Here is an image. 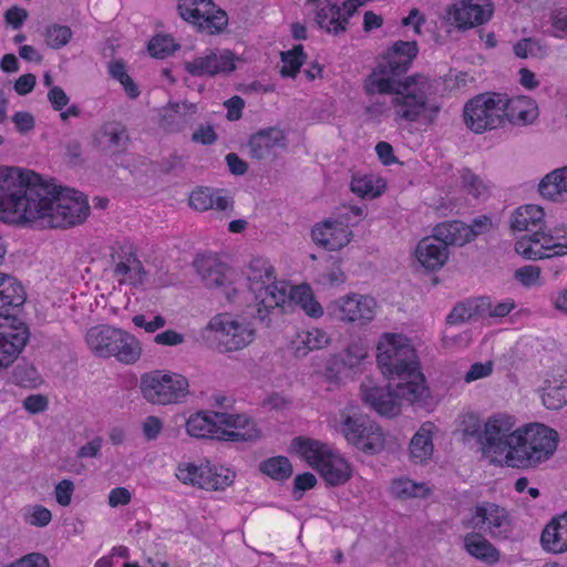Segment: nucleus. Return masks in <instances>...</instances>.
<instances>
[{"instance_id":"nucleus-2","label":"nucleus","mask_w":567,"mask_h":567,"mask_svg":"<svg viewBox=\"0 0 567 567\" xmlns=\"http://www.w3.org/2000/svg\"><path fill=\"white\" fill-rule=\"evenodd\" d=\"M377 362L383 375L398 388V395L411 404H426L430 391L406 338L385 333L378 343Z\"/></svg>"},{"instance_id":"nucleus-19","label":"nucleus","mask_w":567,"mask_h":567,"mask_svg":"<svg viewBox=\"0 0 567 567\" xmlns=\"http://www.w3.org/2000/svg\"><path fill=\"white\" fill-rule=\"evenodd\" d=\"M127 127L120 121L104 122L92 134V146L105 154H122L130 144Z\"/></svg>"},{"instance_id":"nucleus-8","label":"nucleus","mask_w":567,"mask_h":567,"mask_svg":"<svg viewBox=\"0 0 567 567\" xmlns=\"http://www.w3.org/2000/svg\"><path fill=\"white\" fill-rule=\"evenodd\" d=\"M188 380L178 373L154 370L141 375L140 390L142 396L151 404L168 405L185 401Z\"/></svg>"},{"instance_id":"nucleus-55","label":"nucleus","mask_w":567,"mask_h":567,"mask_svg":"<svg viewBox=\"0 0 567 567\" xmlns=\"http://www.w3.org/2000/svg\"><path fill=\"white\" fill-rule=\"evenodd\" d=\"M472 321H476L481 318H484L485 316H488L489 309H491V298L486 296L477 297V298H471L465 300Z\"/></svg>"},{"instance_id":"nucleus-33","label":"nucleus","mask_w":567,"mask_h":567,"mask_svg":"<svg viewBox=\"0 0 567 567\" xmlns=\"http://www.w3.org/2000/svg\"><path fill=\"white\" fill-rule=\"evenodd\" d=\"M464 548L473 557L486 564L499 560V551L482 534L468 533L464 537Z\"/></svg>"},{"instance_id":"nucleus-17","label":"nucleus","mask_w":567,"mask_h":567,"mask_svg":"<svg viewBox=\"0 0 567 567\" xmlns=\"http://www.w3.org/2000/svg\"><path fill=\"white\" fill-rule=\"evenodd\" d=\"M235 69V55L229 50L207 49L203 55L184 63V70L198 78L228 74Z\"/></svg>"},{"instance_id":"nucleus-16","label":"nucleus","mask_w":567,"mask_h":567,"mask_svg":"<svg viewBox=\"0 0 567 567\" xmlns=\"http://www.w3.org/2000/svg\"><path fill=\"white\" fill-rule=\"evenodd\" d=\"M214 417L218 421L219 441L255 442L260 439L261 431L256 422L244 413L219 412Z\"/></svg>"},{"instance_id":"nucleus-11","label":"nucleus","mask_w":567,"mask_h":567,"mask_svg":"<svg viewBox=\"0 0 567 567\" xmlns=\"http://www.w3.org/2000/svg\"><path fill=\"white\" fill-rule=\"evenodd\" d=\"M346 440L367 454H378L384 449L382 429L364 416H347L341 424Z\"/></svg>"},{"instance_id":"nucleus-50","label":"nucleus","mask_w":567,"mask_h":567,"mask_svg":"<svg viewBox=\"0 0 567 567\" xmlns=\"http://www.w3.org/2000/svg\"><path fill=\"white\" fill-rule=\"evenodd\" d=\"M202 6H205V8L210 6L212 8L213 0H178L176 10L184 21L194 24L199 18Z\"/></svg>"},{"instance_id":"nucleus-54","label":"nucleus","mask_w":567,"mask_h":567,"mask_svg":"<svg viewBox=\"0 0 567 567\" xmlns=\"http://www.w3.org/2000/svg\"><path fill=\"white\" fill-rule=\"evenodd\" d=\"M368 347L362 341L351 342L342 354V363L352 369L367 357Z\"/></svg>"},{"instance_id":"nucleus-24","label":"nucleus","mask_w":567,"mask_h":567,"mask_svg":"<svg viewBox=\"0 0 567 567\" xmlns=\"http://www.w3.org/2000/svg\"><path fill=\"white\" fill-rule=\"evenodd\" d=\"M29 329L25 323L0 331V371L8 368L19 357L29 340Z\"/></svg>"},{"instance_id":"nucleus-27","label":"nucleus","mask_w":567,"mask_h":567,"mask_svg":"<svg viewBox=\"0 0 567 567\" xmlns=\"http://www.w3.org/2000/svg\"><path fill=\"white\" fill-rule=\"evenodd\" d=\"M415 256L425 269L436 270L445 265L449 258V249L433 234L431 237H424L419 241Z\"/></svg>"},{"instance_id":"nucleus-23","label":"nucleus","mask_w":567,"mask_h":567,"mask_svg":"<svg viewBox=\"0 0 567 567\" xmlns=\"http://www.w3.org/2000/svg\"><path fill=\"white\" fill-rule=\"evenodd\" d=\"M502 105H504L505 120L513 125H530L539 115L536 101L529 96L517 95L507 97V95L502 94Z\"/></svg>"},{"instance_id":"nucleus-10","label":"nucleus","mask_w":567,"mask_h":567,"mask_svg":"<svg viewBox=\"0 0 567 567\" xmlns=\"http://www.w3.org/2000/svg\"><path fill=\"white\" fill-rule=\"evenodd\" d=\"M206 331L214 334L220 352L238 351L248 346L255 336L249 323L235 320L228 313L213 317L206 326Z\"/></svg>"},{"instance_id":"nucleus-48","label":"nucleus","mask_w":567,"mask_h":567,"mask_svg":"<svg viewBox=\"0 0 567 567\" xmlns=\"http://www.w3.org/2000/svg\"><path fill=\"white\" fill-rule=\"evenodd\" d=\"M178 49L179 44L169 34H157L147 44L150 54L157 59H165Z\"/></svg>"},{"instance_id":"nucleus-60","label":"nucleus","mask_w":567,"mask_h":567,"mask_svg":"<svg viewBox=\"0 0 567 567\" xmlns=\"http://www.w3.org/2000/svg\"><path fill=\"white\" fill-rule=\"evenodd\" d=\"M74 488V483L71 480H62L59 482L54 488L56 503L61 506H69Z\"/></svg>"},{"instance_id":"nucleus-57","label":"nucleus","mask_w":567,"mask_h":567,"mask_svg":"<svg viewBox=\"0 0 567 567\" xmlns=\"http://www.w3.org/2000/svg\"><path fill=\"white\" fill-rule=\"evenodd\" d=\"M317 478L312 473L306 472L303 474H299L293 480V488L292 495L295 499L299 501L303 493L308 489H311L316 486Z\"/></svg>"},{"instance_id":"nucleus-41","label":"nucleus","mask_w":567,"mask_h":567,"mask_svg":"<svg viewBox=\"0 0 567 567\" xmlns=\"http://www.w3.org/2000/svg\"><path fill=\"white\" fill-rule=\"evenodd\" d=\"M280 56L282 62L280 75L282 78H296L307 59L301 44L293 45L291 50L281 52Z\"/></svg>"},{"instance_id":"nucleus-56","label":"nucleus","mask_w":567,"mask_h":567,"mask_svg":"<svg viewBox=\"0 0 567 567\" xmlns=\"http://www.w3.org/2000/svg\"><path fill=\"white\" fill-rule=\"evenodd\" d=\"M461 179L463 186L474 197H478L485 190V185L482 179L474 174L470 168H463L461 173Z\"/></svg>"},{"instance_id":"nucleus-28","label":"nucleus","mask_w":567,"mask_h":567,"mask_svg":"<svg viewBox=\"0 0 567 567\" xmlns=\"http://www.w3.org/2000/svg\"><path fill=\"white\" fill-rule=\"evenodd\" d=\"M540 543L545 550L554 554L567 551V511L551 518L540 535Z\"/></svg>"},{"instance_id":"nucleus-4","label":"nucleus","mask_w":567,"mask_h":567,"mask_svg":"<svg viewBox=\"0 0 567 567\" xmlns=\"http://www.w3.org/2000/svg\"><path fill=\"white\" fill-rule=\"evenodd\" d=\"M430 90V79L422 74L405 76L402 83L394 84V90L386 93L392 95L394 122L414 123L423 117L426 124H432L440 106L427 103Z\"/></svg>"},{"instance_id":"nucleus-53","label":"nucleus","mask_w":567,"mask_h":567,"mask_svg":"<svg viewBox=\"0 0 567 567\" xmlns=\"http://www.w3.org/2000/svg\"><path fill=\"white\" fill-rule=\"evenodd\" d=\"M215 189L208 187H199L192 192L189 196V205L196 210L206 212L214 208Z\"/></svg>"},{"instance_id":"nucleus-58","label":"nucleus","mask_w":567,"mask_h":567,"mask_svg":"<svg viewBox=\"0 0 567 567\" xmlns=\"http://www.w3.org/2000/svg\"><path fill=\"white\" fill-rule=\"evenodd\" d=\"M540 269L536 266H524L515 270L514 278L525 287L535 285L539 278Z\"/></svg>"},{"instance_id":"nucleus-44","label":"nucleus","mask_w":567,"mask_h":567,"mask_svg":"<svg viewBox=\"0 0 567 567\" xmlns=\"http://www.w3.org/2000/svg\"><path fill=\"white\" fill-rule=\"evenodd\" d=\"M385 188V184L381 179H375L373 176H353L350 183L352 193L360 197L374 198L380 196Z\"/></svg>"},{"instance_id":"nucleus-13","label":"nucleus","mask_w":567,"mask_h":567,"mask_svg":"<svg viewBox=\"0 0 567 567\" xmlns=\"http://www.w3.org/2000/svg\"><path fill=\"white\" fill-rule=\"evenodd\" d=\"M194 267L205 287L220 291L230 302L236 299L238 289L234 286L230 267L212 256L197 257Z\"/></svg>"},{"instance_id":"nucleus-63","label":"nucleus","mask_w":567,"mask_h":567,"mask_svg":"<svg viewBox=\"0 0 567 567\" xmlns=\"http://www.w3.org/2000/svg\"><path fill=\"white\" fill-rule=\"evenodd\" d=\"M132 321L136 327L143 328L150 333L155 332L166 324L165 318L159 315L155 316L151 321H147L144 315H136L133 317Z\"/></svg>"},{"instance_id":"nucleus-52","label":"nucleus","mask_w":567,"mask_h":567,"mask_svg":"<svg viewBox=\"0 0 567 567\" xmlns=\"http://www.w3.org/2000/svg\"><path fill=\"white\" fill-rule=\"evenodd\" d=\"M513 51L516 56L526 59L528 56L543 58L545 56L547 49L539 40L534 38H524L514 44Z\"/></svg>"},{"instance_id":"nucleus-22","label":"nucleus","mask_w":567,"mask_h":567,"mask_svg":"<svg viewBox=\"0 0 567 567\" xmlns=\"http://www.w3.org/2000/svg\"><path fill=\"white\" fill-rule=\"evenodd\" d=\"M24 301L23 287L13 277L0 272V318H3L9 328L20 327L21 322L9 315L10 308L20 307Z\"/></svg>"},{"instance_id":"nucleus-20","label":"nucleus","mask_w":567,"mask_h":567,"mask_svg":"<svg viewBox=\"0 0 567 567\" xmlns=\"http://www.w3.org/2000/svg\"><path fill=\"white\" fill-rule=\"evenodd\" d=\"M351 235L349 220H334L333 218L316 224L311 230L312 240L330 251L339 250L348 245Z\"/></svg>"},{"instance_id":"nucleus-21","label":"nucleus","mask_w":567,"mask_h":567,"mask_svg":"<svg viewBox=\"0 0 567 567\" xmlns=\"http://www.w3.org/2000/svg\"><path fill=\"white\" fill-rule=\"evenodd\" d=\"M483 0H461L454 3L447 13L458 29H470L488 21L492 10L484 8Z\"/></svg>"},{"instance_id":"nucleus-38","label":"nucleus","mask_w":567,"mask_h":567,"mask_svg":"<svg viewBox=\"0 0 567 567\" xmlns=\"http://www.w3.org/2000/svg\"><path fill=\"white\" fill-rule=\"evenodd\" d=\"M390 491L399 499L425 498L431 494V489L424 483H415L403 477L393 480Z\"/></svg>"},{"instance_id":"nucleus-18","label":"nucleus","mask_w":567,"mask_h":567,"mask_svg":"<svg viewBox=\"0 0 567 567\" xmlns=\"http://www.w3.org/2000/svg\"><path fill=\"white\" fill-rule=\"evenodd\" d=\"M360 395L364 404L369 405L381 416L393 417L401 411L398 388L390 382L386 386L373 385L371 382L360 385Z\"/></svg>"},{"instance_id":"nucleus-47","label":"nucleus","mask_w":567,"mask_h":567,"mask_svg":"<svg viewBox=\"0 0 567 567\" xmlns=\"http://www.w3.org/2000/svg\"><path fill=\"white\" fill-rule=\"evenodd\" d=\"M111 257L115 262L114 274L116 276H128L135 269V266L140 267V259L131 248L124 249L123 247H120L118 250H115L111 255Z\"/></svg>"},{"instance_id":"nucleus-51","label":"nucleus","mask_w":567,"mask_h":567,"mask_svg":"<svg viewBox=\"0 0 567 567\" xmlns=\"http://www.w3.org/2000/svg\"><path fill=\"white\" fill-rule=\"evenodd\" d=\"M13 382L23 388H34L40 383V375L37 369L29 363L16 365L12 372Z\"/></svg>"},{"instance_id":"nucleus-25","label":"nucleus","mask_w":567,"mask_h":567,"mask_svg":"<svg viewBox=\"0 0 567 567\" xmlns=\"http://www.w3.org/2000/svg\"><path fill=\"white\" fill-rule=\"evenodd\" d=\"M545 213L542 207L526 205L517 208L511 217V228L514 231H529L532 243H540L544 233L540 231Z\"/></svg>"},{"instance_id":"nucleus-64","label":"nucleus","mask_w":567,"mask_h":567,"mask_svg":"<svg viewBox=\"0 0 567 567\" xmlns=\"http://www.w3.org/2000/svg\"><path fill=\"white\" fill-rule=\"evenodd\" d=\"M28 16L25 9L13 6L4 12V21L13 29H20L28 19Z\"/></svg>"},{"instance_id":"nucleus-62","label":"nucleus","mask_w":567,"mask_h":567,"mask_svg":"<svg viewBox=\"0 0 567 567\" xmlns=\"http://www.w3.org/2000/svg\"><path fill=\"white\" fill-rule=\"evenodd\" d=\"M470 321H472V317L465 301L457 302L446 317L447 324H460Z\"/></svg>"},{"instance_id":"nucleus-42","label":"nucleus","mask_w":567,"mask_h":567,"mask_svg":"<svg viewBox=\"0 0 567 567\" xmlns=\"http://www.w3.org/2000/svg\"><path fill=\"white\" fill-rule=\"evenodd\" d=\"M410 455L415 463H423L433 453V443L431 433L423 427L420 429L411 439Z\"/></svg>"},{"instance_id":"nucleus-39","label":"nucleus","mask_w":567,"mask_h":567,"mask_svg":"<svg viewBox=\"0 0 567 567\" xmlns=\"http://www.w3.org/2000/svg\"><path fill=\"white\" fill-rule=\"evenodd\" d=\"M208 475H210V464H202L199 466L194 464H188L184 468H178L177 477L185 484H192L194 486H198L199 488H204L209 491L212 481L208 480Z\"/></svg>"},{"instance_id":"nucleus-1","label":"nucleus","mask_w":567,"mask_h":567,"mask_svg":"<svg viewBox=\"0 0 567 567\" xmlns=\"http://www.w3.org/2000/svg\"><path fill=\"white\" fill-rule=\"evenodd\" d=\"M28 195L19 215L21 225L65 229L81 225L89 217L90 205L82 193L63 189L40 175L39 181L31 183Z\"/></svg>"},{"instance_id":"nucleus-43","label":"nucleus","mask_w":567,"mask_h":567,"mask_svg":"<svg viewBox=\"0 0 567 567\" xmlns=\"http://www.w3.org/2000/svg\"><path fill=\"white\" fill-rule=\"evenodd\" d=\"M307 4L315 7V21L320 29L331 33L334 14L338 12V4L331 0H306Z\"/></svg>"},{"instance_id":"nucleus-34","label":"nucleus","mask_w":567,"mask_h":567,"mask_svg":"<svg viewBox=\"0 0 567 567\" xmlns=\"http://www.w3.org/2000/svg\"><path fill=\"white\" fill-rule=\"evenodd\" d=\"M467 233V224L461 220H449L445 223L437 224L433 234L436 236L445 247L458 246L462 247L470 243Z\"/></svg>"},{"instance_id":"nucleus-5","label":"nucleus","mask_w":567,"mask_h":567,"mask_svg":"<svg viewBox=\"0 0 567 567\" xmlns=\"http://www.w3.org/2000/svg\"><path fill=\"white\" fill-rule=\"evenodd\" d=\"M417 53L416 41L399 40L394 42L382 54L380 62L365 80V93L373 95L393 91L394 84L403 82L400 78L408 72Z\"/></svg>"},{"instance_id":"nucleus-3","label":"nucleus","mask_w":567,"mask_h":567,"mask_svg":"<svg viewBox=\"0 0 567 567\" xmlns=\"http://www.w3.org/2000/svg\"><path fill=\"white\" fill-rule=\"evenodd\" d=\"M512 442H514L512 451L505 455L506 465L516 468H530L554 455L558 434L545 424L530 423L518 427Z\"/></svg>"},{"instance_id":"nucleus-9","label":"nucleus","mask_w":567,"mask_h":567,"mask_svg":"<svg viewBox=\"0 0 567 567\" xmlns=\"http://www.w3.org/2000/svg\"><path fill=\"white\" fill-rule=\"evenodd\" d=\"M503 106L501 93L478 94L464 105V124L475 134L495 130L505 122Z\"/></svg>"},{"instance_id":"nucleus-14","label":"nucleus","mask_w":567,"mask_h":567,"mask_svg":"<svg viewBox=\"0 0 567 567\" xmlns=\"http://www.w3.org/2000/svg\"><path fill=\"white\" fill-rule=\"evenodd\" d=\"M375 306L372 297L350 295L332 301L327 309L334 319L362 327L373 320Z\"/></svg>"},{"instance_id":"nucleus-49","label":"nucleus","mask_w":567,"mask_h":567,"mask_svg":"<svg viewBox=\"0 0 567 567\" xmlns=\"http://www.w3.org/2000/svg\"><path fill=\"white\" fill-rule=\"evenodd\" d=\"M43 37L48 47L58 50L70 42L72 30L68 25L51 24L45 28Z\"/></svg>"},{"instance_id":"nucleus-37","label":"nucleus","mask_w":567,"mask_h":567,"mask_svg":"<svg viewBox=\"0 0 567 567\" xmlns=\"http://www.w3.org/2000/svg\"><path fill=\"white\" fill-rule=\"evenodd\" d=\"M288 299L290 303L299 306L311 318H320L323 315L321 305L315 300L312 290L308 285L291 287Z\"/></svg>"},{"instance_id":"nucleus-59","label":"nucleus","mask_w":567,"mask_h":567,"mask_svg":"<svg viewBox=\"0 0 567 567\" xmlns=\"http://www.w3.org/2000/svg\"><path fill=\"white\" fill-rule=\"evenodd\" d=\"M329 337L320 329H312L306 332L302 343L308 350L321 349L328 344Z\"/></svg>"},{"instance_id":"nucleus-40","label":"nucleus","mask_w":567,"mask_h":567,"mask_svg":"<svg viewBox=\"0 0 567 567\" xmlns=\"http://www.w3.org/2000/svg\"><path fill=\"white\" fill-rule=\"evenodd\" d=\"M259 471L279 482L288 480L292 474V465L286 456H272L259 463Z\"/></svg>"},{"instance_id":"nucleus-31","label":"nucleus","mask_w":567,"mask_h":567,"mask_svg":"<svg viewBox=\"0 0 567 567\" xmlns=\"http://www.w3.org/2000/svg\"><path fill=\"white\" fill-rule=\"evenodd\" d=\"M272 280H275L274 267L269 260L262 257H254L249 261L246 271L248 289L256 296Z\"/></svg>"},{"instance_id":"nucleus-61","label":"nucleus","mask_w":567,"mask_h":567,"mask_svg":"<svg viewBox=\"0 0 567 567\" xmlns=\"http://www.w3.org/2000/svg\"><path fill=\"white\" fill-rule=\"evenodd\" d=\"M492 228V219L485 215L478 216L472 220L470 225H467V235L470 237V243L474 240L477 236L486 234Z\"/></svg>"},{"instance_id":"nucleus-15","label":"nucleus","mask_w":567,"mask_h":567,"mask_svg":"<svg viewBox=\"0 0 567 567\" xmlns=\"http://www.w3.org/2000/svg\"><path fill=\"white\" fill-rule=\"evenodd\" d=\"M515 417L507 414H496L491 416L485 423L483 431V452L493 454H503L512 451L514 442L512 439L517 434Z\"/></svg>"},{"instance_id":"nucleus-35","label":"nucleus","mask_w":567,"mask_h":567,"mask_svg":"<svg viewBox=\"0 0 567 567\" xmlns=\"http://www.w3.org/2000/svg\"><path fill=\"white\" fill-rule=\"evenodd\" d=\"M538 192L544 198L553 202L567 194V166L546 174L538 184Z\"/></svg>"},{"instance_id":"nucleus-12","label":"nucleus","mask_w":567,"mask_h":567,"mask_svg":"<svg viewBox=\"0 0 567 567\" xmlns=\"http://www.w3.org/2000/svg\"><path fill=\"white\" fill-rule=\"evenodd\" d=\"M467 527L487 533L494 539H508L513 524L506 508L491 502H482L474 508Z\"/></svg>"},{"instance_id":"nucleus-6","label":"nucleus","mask_w":567,"mask_h":567,"mask_svg":"<svg viewBox=\"0 0 567 567\" xmlns=\"http://www.w3.org/2000/svg\"><path fill=\"white\" fill-rule=\"evenodd\" d=\"M292 446L330 486L346 484L352 476L349 463L320 441L298 436Z\"/></svg>"},{"instance_id":"nucleus-26","label":"nucleus","mask_w":567,"mask_h":567,"mask_svg":"<svg viewBox=\"0 0 567 567\" xmlns=\"http://www.w3.org/2000/svg\"><path fill=\"white\" fill-rule=\"evenodd\" d=\"M286 145L284 132L277 127L260 130L248 142L249 154L256 159H264L271 155L276 147Z\"/></svg>"},{"instance_id":"nucleus-36","label":"nucleus","mask_w":567,"mask_h":567,"mask_svg":"<svg viewBox=\"0 0 567 567\" xmlns=\"http://www.w3.org/2000/svg\"><path fill=\"white\" fill-rule=\"evenodd\" d=\"M111 357H115L117 361L125 364L135 363L142 353L138 340L126 331L120 329V340L113 346Z\"/></svg>"},{"instance_id":"nucleus-29","label":"nucleus","mask_w":567,"mask_h":567,"mask_svg":"<svg viewBox=\"0 0 567 567\" xmlns=\"http://www.w3.org/2000/svg\"><path fill=\"white\" fill-rule=\"evenodd\" d=\"M85 340L90 350L99 357L110 358L113 346L120 340V329L99 324L87 330Z\"/></svg>"},{"instance_id":"nucleus-46","label":"nucleus","mask_w":567,"mask_h":567,"mask_svg":"<svg viewBox=\"0 0 567 567\" xmlns=\"http://www.w3.org/2000/svg\"><path fill=\"white\" fill-rule=\"evenodd\" d=\"M288 295L286 287H278L275 279L255 296V300L266 308H277L286 302Z\"/></svg>"},{"instance_id":"nucleus-45","label":"nucleus","mask_w":567,"mask_h":567,"mask_svg":"<svg viewBox=\"0 0 567 567\" xmlns=\"http://www.w3.org/2000/svg\"><path fill=\"white\" fill-rule=\"evenodd\" d=\"M544 405L549 410H558L567 404V379L561 380L559 383L555 381H547L545 392L543 394Z\"/></svg>"},{"instance_id":"nucleus-30","label":"nucleus","mask_w":567,"mask_h":567,"mask_svg":"<svg viewBox=\"0 0 567 567\" xmlns=\"http://www.w3.org/2000/svg\"><path fill=\"white\" fill-rule=\"evenodd\" d=\"M216 411H199L192 414L186 421V432L197 439H212L219 441V424L214 417Z\"/></svg>"},{"instance_id":"nucleus-32","label":"nucleus","mask_w":567,"mask_h":567,"mask_svg":"<svg viewBox=\"0 0 567 567\" xmlns=\"http://www.w3.org/2000/svg\"><path fill=\"white\" fill-rule=\"evenodd\" d=\"M194 22V25L202 32L207 34H219L225 31L228 25V16L226 11L216 6L213 1V7L202 6L199 18Z\"/></svg>"},{"instance_id":"nucleus-7","label":"nucleus","mask_w":567,"mask_h":567,"mask_svg":"<svg viewBox=\"0 0 567 567\" xmlns=\"http://www.w3.org/2000/svg\"><path fill=\"white\" fill-rule=\"evenodd\" d=\"M39 181V174L16 167L0 166V219L20 224L31 183Z\"/></svg>"}]
</instances>
